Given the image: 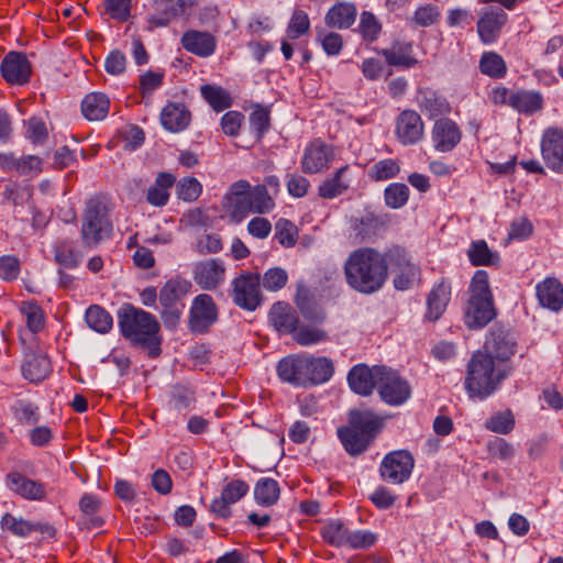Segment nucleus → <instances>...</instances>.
<instances>
[{"mask_svg": "<svg viewBox=\"0 0 563 563\" xmlns=\"http://www.w3.org/2000/svg\"><path fill=\"white\" fill-rule=\"evenodd\" d=\"M387 254L374 247H358L352 251L343 264L346 284L362 295H373L385 286L388 279Z\"/></svg>", "mask_w": 563, "mask_h": 563, "instance_id": "f257e3e1", "label": "nucleus"}, {"mask_svg": "<svg viewBox=\"0 0 563 563\" xmlns=\"http://www.w3.org/2000/svg\"><path fill=\"white\" fill-rule=\"evenodd\" d=\"M280 380L297 387L327 383L334 374V364L325 356L294 354L282 358L276 367Z\"/></svg>", "mask_w": 563, "mask_h": 563, "instance_id": "f03ea898", "label": "nucleus"}, {"mask_svg": "<svg viewBox=\"0 0 563 563\" xmlns=\"http://www.w3.org/2000/svg\"><path fill=\"white\" fill-rule=\"evenodd\" d=\"M118 323L132 345L147 350L151 357L161 354L159 323L152 313L126 305L119 310Z\"/></svg>", "mask_w": 563, "mask_h": 563, "instance_id": "7ed1b4c3", "label": "nucleus"}, {"mask_svg": "<svg viewBox=\"0 0 563 563\" xmlns=\"http://www.w3.org/2000/svg\"><path fill=\"white\" fill-rule=\"evenodd\" d=\"M511 372L510 364H499L489 355L477 351L467 364L465 389L470 398L486 399L499 388Z\"/></svg>", "mask_w": 563, "mask_h": 563, "instance_id": "20e7f679", "label": "nucleus"}, {"mask_svg": "<svg viewBox=\"0 0 563 563\" xmlns=\"http://www.w3.org/2000/svg\"><path fill=\"white\" fill-rule=\"evenodd\" d=\"M383 419L371 410L352 409L349 424L338 429V437L345 451L353 456L365 452L380 429Z\"/></svg>", "mask_w": 563, "mask_h": 563, "instance_id": "39448f33", "label": "nucleus"}, {"mask_svg": "<svg viewBox=\"0 0 563 563\" xmlns=\"http://www.w3.org/2000/svg\"><path fill=\"white\" fill-rule=\"evenodd\" d=\"M496 317L494 298L486 271H476L471 285L470 298L464 310V323L468 329L477 330L487 325Z\"/></svg>", "mask_w": 563, "mask_h": 563, "instance_id": "423d86ee", "label": "nucleus"}, {"mask_svg": "<svg viewBox=\"0 0 563 563\" xmlns=\"http://www.w3.org/2000/svg\"><path fill=\"white\" fill-rule=\"evenodd\" d=\"M112 223L107 203L101 197H91L82 214L80 236L82 244L89 249L96 247L104 239L110 238Z\"/></svg>", "mask_w": 563, "mask_h": 563, "instance_id": "0eeeda50", "label": "nucleus"}, {"mask_svg": "<svg viewBox=\"0 0 563 563\" xmlns=\"http://www.w3.org/2000/svg\"><path fill=\"white\" fill-rule=\"evenodd\" d=\"M377 390L380 399L389 406H401L411 396V386L397 371L376 365Z\"/></svg>", "mask_w": 563, "mask_h": 563, "instance_id": "6e6552de", "label": "nucleus"}, {"mask_svg": "<svg viewBox=\"0 0 563 563\" xmlns=\"http://www.w3.org/2000/svg\"><path fill=\"white\" fill-rule=\"evenodd\" d=\"M517 339L509 328L495 324L489 329L482 353L499 364H510L509 360L517 352Z\"/></svg>", "mask_w": 563, "mask_h": 563, "instance_id": "1a4fd4ad", "label": "nucleus"}, {"mask_svg": "<svg viewBox=\"0 0 563 563\" xmlns=\"http://www.w3.org/2000/svg\"><path fill=\"white\" fill-rule=\"evenodd\" d=\"M232 300L241 309L254 311L262 303L261 276L242 273L232 280Z\"/></svg>", "mask_w": 563, "mask_h": 563, "instance_id": "9d476101", "label": "nucleus"}, {"mask_svg": "<svg viewBox=\"0 0 563 563\" xmlns=\"http://www.w3.org/2000/svg\"><path fill=\"white\" fill-rule=\"evenodd\" d=\"M218 318L219 311L213 298L208 294H200L192 299L188 329L194 334L207 333L217 323Z\"/></svg>", "mask_w": 563, "mask_h": 563, "instance_id": "9b49d317", "label": "nucleus"}, {"mask_svg": "<svg viewBox=\"0 0 563 563\" xmlns=\"http://www.w3.org/2000/svg\"><path fill=\"white\" fill-rule=\"evenodd\" d=\"M198 0H151L152 13L147 16L148 30L166 27L181 16Z\"/></svg>", "mask_w": 563, "mask_h": 563, "instance_id": "f8f14e48", "label": "nucleus"}, {"mask_svg": "<svg viewBox=\"0 0 563 563\" xmlns=\"http://www.w3.org/2000/svg\"><path fill=\"white\" fill-rule=\"evenodd\" d=\"M413 466L415 460L409 451H393L384 456L379 474L385 482L401 484L410 477Z\"/></svg>", "mask_w": 563, "mask_h": 563, "instance_id": "ddd939ff", "label": "nucleus"}, {"mask_svg": "<svg viewBox=\"0 0 563 563\" xmlns=\"http://www.w3.org/2000/svg\"><path fill=\"white\" fill-rule=\"evenodd\" d=\"M0 74L10 85L24 86L32 75V65L22 52H9L0 64Z\"/></svg>", "mask_w": 563, "mask_h": 563, "instance_id": "4468645a", "label": "nucleus"}, {"mask_svg": "<svg viewBox=\"0 0 563 563\" xmlns=\"http://www.w3.org/2000/svg\"><path fill=\"white\" fill-rule=\"evenodd\" d=\"M541 155L549 169L563 174V129L544 130L541 137Z\"/></svg>", "mask_w": 563, "mask_h": 563, "instance_id": "2eb2a0df", "label": "nucleus"}, {"mask_svg": "<svg viewBox=\"0 0 563 563\" xmlns=\"http://www.w3.org/2000/svg\"><path fill=\"white\" fill-rule=\"evenodd\" d=\"M5 486L13 494L29 501H42L47 497L46 484L13 471L5 475Z\"/></svg>", "mask_w": 563, "mask_h": 563, "instance_id": "dca6fc26", "label": "nucleus"}, {"mask_svg": "<svg viewBox=\"0 0 563 563\" xmlns=\"http://www.w3.org/2000/svg\"><path fill=\"white\" fill-rule=\"evenodd\" d=\"M395 134L405 146L419 143L424 135V123L415 110H404L396 119Z\"/></svg>", "mask_w": 563, "mask_h": 563, "instance_id": "f3484780", "label": "nucleus"}, {"mask_svg": "<svg viewBox=\"0 0 563 563\" xmlns=\"http://www.w3.org/2000/svg\"><path fill=\"white\" fill-rule=\"evenodd\" d=\"M334 158L332 146L317 139L306 146L301 159V169L306 174H317L329 167Z\"/></svg>", "mask_w": 563, "mask_h": 563, "instance_id": "a211bd4d", "label": "nucleus"}, {"mask_svg": "<svg viewBox=\"0 0 563 563\" xmlns=\"http://www.w3.org/2000/svg\"><path fill=\"white\" fill-rule=\"evenodd\" d=\"M195 283L203 290H213L225 279V266L219 258H209L195 264Z\"/></svg>", "mask_w": 563, "mask_h": 563, "instance_id": "6ab92c4d", "label": "nucleus"}, {"mask_svg": "<svg viewBox=\"0 0 563 563\" xmlns=\"http://www.w3.org/2000/svg\"><path fill=\"white\" fill-rule=\"evenodd\" d=\"M20 369L25 380L38 385L51 375L52 363L46 354L29 349L23 354Z\"/></svg>", "mask_w": 563, "mask_h": 563, "instance_id": "aec40b11", "label": "nucleus"}, {"mask_svg": "<svg viewBox=\"0 0 563 563\" xmlns=\"http://www.w3.org/2000/svg\"><path fill=\"white\" fill-rule=\"evenodd\" d=\"M431 139L435 151L451 152L461 142L462 131L453 120L442 118L434 122Z\"/></svg>", "mask_w": 563, "mask_h": 563, "instance_id": "412c9836", "label": "nucleus"}, {"mask_svg": "<svg viewBox=\"0 0 563 563\" xmlns=\"http://www.w3.org/2000/svg\"><path fill=\"white\" fill-rule=\"evenodd\" d=\"M536 298L540 307L552 312L563 309V283L553 276H547L536 285Z\"/></svg>", "mask_w": 563, "mask_h": 563, "instance_id": "4be33fe9", "label": "nucleus"}, {"mask_svg": "<svg viewBox=\"0 0 563 563\" xmlns=\"http://www.w3.org/2000/svg\"><path fill=\"white\" fill-rule=\"evenodd\" d=\"M247 492L249 485L244 481L233 479L222 488L220 497L211 501L210 510L218 518H229L231 516L230 506L243 498Z\"/></svg>", "mask_w": 563, "mask_h": 563, "instance_id": "5701e85b", "label": "nucleus"}, {"mask_svg": "<svg viewBox=\"0 0 563 563\" xmlns=\"http://www.w3.org/2000/svg\"><path fill=\"white\" fill-rule=\"evenodd\" d=\"M180 44L185 51L199 57H209L217 48L216 37L211 33L197 30L186 31L180 38Z\"/></svg>", "mask_w": 563, "mask_h": 563, "instance_id": "b1692460", "label": "nucleus"}, {"mask_svg": "<svg viewBox=\"0 0 563 563\" xmlns=\"http://www.w3.org/2000/svg\"><path fill=\"white\" fill-rule=\"evenodd\" d=\"M347 383L355 394L361 396L372 395L378 384L376 366L368 367L365 364L353 366L347 374Z\"/></svg>", "mask_w": 563, "mask_h": 563, "instance_id": "393cba45", "label": "nucleus"}, {"mask_svg": "<svg viewBox=\"0 0 563 563\" xmlns=\"http://www.w3.org/2000/svg\"><path fill=\"white\" fill-rule=\"evenodd\" d=\"M352 181V168L349 165H344L320 184L318 194L323 199H334L345 194L351 187Z\"/></svg>", "mask_w": 563, "mask_h": 563, "instance_id": "a878e982", "label": "nucleus"}, {"mask_svg": "<svg viewBox=\"0 0 563 563\" xmlns=\"http://www.w3.org/2000/svg\"><path fill=\"white\" fill-rule=\"evenodd\" d=\"M389 66L411 68L418 64L417 58L413 56L412 42L394 41L387 48L379 52Z\"/></svg>", "mask_w": 563, "mask_h": 563, "instance_id": "bb28decb", "label": "nucleus"}, {"mask_svg": "<svg viewBox=\"0 0 563 563\" xmlns=\"http://www.w3.org/2000/svg\"><path fill=\"white\" fill-rule=\"evenodd\" d=\"M191 114L184 103L169 102L161 112V123L167 131L177 133L188 128Z\"/></svg>", "mask_w": 563, "mask_h": 563, "instance_id": "cd10ccee", "label": "nucleus"}, {"mask_svg": "<svg viewBox=\"0 0 563 563\" xmlns=\"http://www.w3.org/2000/svg\"><path fill=\"white\" fill-rule=\"evenodd\" d=\"M507 21V14L503 9H496L484 13L477 22V33L485 44L494 43L501 27Z\"/></svg>", "mask_w": 563, "mask_h": 563, "instance_id": "c85d7f7f", "label": "nucleus"}, {"mask_svg": "<svg viewBox=\"0 0 563 563\" xmlns=\"http://www.w3.org/2000/svg\"><path fill=\"white\" fill-rule=\"evenodd\" d=\"M269 321L283 334L294 333L299 323L297 312L286 302L278 301L269 310Z\"/></svg>", "mask_w": 563, "mask_h": 563, "instance_id": "c756f323", "label": "nucleus"}, {"mask_svg": "<svg viewBox=\"0 0 563 563\" xmlns=\"http://www.w3.org/2000/svg\"><path fill=\"white\" fill-rule=\"evenodd\" d=\"M450 298L451 285L442 279L428 295L426 318L429 321H437L445 311Z\"/></svg>", "mask_w": 563, "mask_h": 563, "instance_id": "7c9ffc66", "label": "nucleus"}, {"mask_svg": "<svg viewBox=\"0 0 563 563\" xmlns=\"http://www.w3.org/2000/svg\"><path fill=\"white\" fill-rule=\"evenodd\" d=\"M417 103L420 110L431 118L443 115L451 111L446 98L430 88L418 90Z\"/></svg>", "mask_w": 563, "mask_h": 563, "instance_id": "2f4dec72", "label": "nucleus"}, {"mask_svg": "<svg viewBox=\"0 0 563 563\" xmlns=\"http://www.w3.org/2000/svg\"><path fill=\"white\" fill-rule=\"evenodd\" d=\"M387 220L383 216L373 212H366L352 220L351 228L354 234L361 240H369L385 229Z\"/></svg>", "mask_w": 563, "mask_h": 563, "instance_id": "473e14b6", "label": "nucleus"}, {"mask_svg": "<svg viewBox=\"0 0 563 563\" xmlns=\"http://www.w3.org/2000/svg\"><path fill=\"white\" fill-rule=\"evenodd\" d=\"M176 178L167 172L158 173L155 181L146 191V201L155 207H164L169 200V190L175 185Z\"/></svg>", "mask_w": 563, "mask_h": 563, "instance_id": "72a5a7b5", "label": "nucleus"}, {"mask_svg": "<svg viewBox=\"0 0 563 563\" xmlns=\"http://www.w3.org/2000/svg\"><path fill=\"white\" fill-rule=\"evenodd\" d=\"M357 9L354 3L339 2L325 14V24L330 27L349 29L356 19Z\"/></svg>", "mask_w": 563, "mask_h": 563, "instance_id": "f704fd0d", "label": "nucleus"}, {"mask_svg": "<svg viewBox=\"0 0 563 563\" xmlns=\"http://www.w3.org/2000/svg\"><path fill=\"white\" fill-rule=\"evenodd\" d=\"M543 103V97L539 91L521 89L511 93L510 107L526 115L542 110Z\"/></svg>", "mask_w": 563, "mask_h": 563, "instance_id": "c9c22d12", "label": "nucleus"}, {"mask_svg": "<svg viewBox=\"0 0 563 563\" xmlns=\"http://www.w3.org/2000/svg\"><path fill=\"white\" fill-rule=\"evenodd\" d=\"M192 284L183 277H175L165 283L158 294L162 306L178 305V301L190 292Z\"/></svg>", "mask_w": 563, "mask_h": 563, "instance_id": "e433bc0d", "label": "nucleus"}, {"mask_svg": "<svg viewBox=\"0 0 563 563\" xmlns=\"http://www.w3.org/2000/svg\"><path fill=\"white\" fill-rule=\"evenodd\" d=\"M110 100L102 92H90L81 101V112L89 121L103 120L109 113Z\"/></svg>", "mask_w": 563, "mask_h": 563, "instance_id": "4c0bfd02", "label": "nucleus"}, {"mask_svg": "<svg viewBox=\"0 0 563 563\" xmlns=\"http://www.w3.org/2000/svg\"><path fill=\"white\" fill-rule=\"evenodd\" d=\"M467 256L474 266L498 265L500 260L499 254L493 252L484 240L472 242L467 251Z\"/></svg>", "mask_w": 563, "mask_h": 563, "instance_id": "58836bf2", "label": "nucleus"}, {"mask_svg": "<svg viewBox=\"0 0 563 563\" xmlns=\"http://www.w3.org/2000/svg\"><path fill=\"white\" fill-rule=\"evenodd\" d=\"M85 321L98 333H108L113 324L111 314L98 305H92L86 310Z\"/></svg>", "mask_w": 563, "mask_h": 563, "instance_id": "ea45409f", "label": "nucleus"}, {"mask_svg": "<svg viewBox=\"0 0 563 563\" xmlns=\"http://www.w3.org/2000/svg\"><path fill=\"white\" fill-rule=\"evenodd\" d=\"M478 68L482 74L496 79L504 78L507 74V65L504 58L495 52H484Z\"/></svg>", "mask_w": 563, "mask_h": 563, "instance_id": "a19ab883", "label": "nucleus"}, {"mask_svg": "<svg viewBox=\"0 0 563 563\" xmlns=\"http://www.w3.org/2000/svg\"><path fill=\"white\" fill-rule=\"evenodd\" d=\"M279 485L273 478H261L254 487V498L258 505L272 506L279 498Z\"/></svg>", "mask_w": 563, "mask_h": 563, "instance_id": "79ce46f5", "label": "nucleus"}, {"mask_svg": "<svg viewBox=\"0 0 563 563\" xmlns=\"http://www.w3.org/2000/svg\"><path fill=\"white\" fill-rule=\"evenodd\" d=\"M202 97L216 111H222L232 104L230 93L222 87L203 85L200 88Z\"/></svg>", "mask_w": 563, "mask_h": 563, "instance_id": "37998d69", "label": "nucleus"}, {"mask_svg": "<svg viewBox=\"0 0 563 563\" xmlns=\"http://www.w3.org/2000/svg\"><path fill=\"white\" fill-rule=\"evenodd\" d=\"M14 418L23 424H36L40 419V408L27 399H19L11 407Z\"/></svg>", "mask_w": 563, "mask_h": 563, "instance_id": "c03bdc74", "label": "nucleus"}, {"mask_svg": "<svg viewBox=\"0 0 563 563\" xmlns=\"http://www.w3.org/2000/svg\"><path fill=\"white\" fill-rule=\"evenodd\" d=\"M224 200V208L234 223H240L251 212L250 196H225Z\"/></svg>", "mask_w": 563, "mask_h": 563, "instance_id": "a18cd8bd", "label": "nucleus"}, {"mask_svg": "<svg viewBox=\"0 0 563 563\" xmlns=\"http://www.w3.org/2000/svg\"><path fill=\"white\" fill-rule=\"evenodd\" d=\"M349 529L343 522L332 520L323 526L321 536L323 540L332 547L342 548L346 545Z\"/></svg>", "mask_w": 563, "mask_h": 563, "instance_id": "49530a36", "label": "nucleus"}, {"mask_svg": "<svg viewBox=\"0 0 563 563\" xmlns=\"http://www.w3.org/2000/svg\"><path fill=\"white\" fill-rule=\"evenodd\" d=\"M400 166L396 159L385 158L374 163L368 169V176L375 181H384L396 177Z\"/></svg>", "mask_w": 563, "mask_h": 563, "instance_id": "de8ad7c7", "label": "nucleus"}, {"mask_svg": "<svg viewBox=\"0 0 563 563\" xmlns=\"http://www.w3.org/2000/svg\"><path fill=\"white\" fill-rule=\"evenodd\" d=\"M0 526L3 531H8L19 538H26L32 533V521L22 517H15L10 512L2 516Z\"/></svg>", "mask_w": 563, "mask_h": 563, "instance_id": "09e8293b", "label": "nucleus"}, {"mask_svg": "<svg viewBox=\"0 0 563 563\" xmlns=\"http://www.w3.org/2000/svg\"><path fill=\"white\" fill-rule=\"evenodd\" d=\"M251 212L267 213L275 207L273 198L269 196L265 185H257L252 188L250 194Z\"/></svg>", "mask_w": 563, "mask_h": 563, "instance_id": "8fccbe9b", "label": "nucleus"}, {"mask_svg": "<svg viewBox=\"0 0 563 563\" xmlns=\"http://www.w3.org/2000/svg\"><path fill=\"white\" fill-rule=\"evenodd\" d=\"M393 255H396L397 257H400L404 260V271L401 274L397 275L394 278V286L396 289L399 290H406L410 287L412 279L416 274V267L409 261L406 260V255L404 250L399 247H395L389 250L388 256L391 257Z\"/></svg>", "mask_w": 563, "mask_h": 563, "instance_id": "3c124183", "label": "nucleus"}, {"mask_svg": "<svg viewBox=\"0 0 563 563\" xmlns=\"http://www.w3.org/2000/svg\"><path fill=\"white\" fill-rule=\"evenodd\" d=\"M384 199L387 207L399 209L404 207L409 199V188L401 183L390 184L384 190Z\"/></svg>", "mask_w": 563, "mask_h": 563, "instance_id": "603ef678", "label": "nucleus"}, {"mask_svg": "<svg viewBox=\"0 0 563 563\" xmlns=\"http://www.w3.org/2000/svg\"><path fill=\"white\" fill-rule=\"evenodd\" d=\"M485 428L499 434H508L515 428V418L510 410L499 411L485 422Z\"/></svg>", "mask_w": 563, "mask_h": 563, "instance_id": "864d4df0", "label": "nucleus"}, {"mask_svg": "<svg viewBox=\"0 0 563 563\" xmlns=\"http://www.w3.org/2000/svg\"><path fill=\"white\" fill-rule=\"evenodd\" d=\"M21 312L25 317L26 325L31 332L37 333L44 328L45 316L43 309L36 302H23Z\"/></svg>", "mask_w": 563, "mask_h": 563, "instance_id": "5fc2aeb1", "label": "nucleus"}, {"mask_svg": "<svg viewBox=\"0 0 563 563\" xmlns=\"http://www.w3.org/2000/svg\"><path fill=\"white\" fill-rule=\"evenodd\" d=\"M358 32L364 41L374 42L382 32V23L372 12L363 11L361 13Z\"/></svg>", "mask_w": 563, "mask_h": 563, "instance_id": "6e6d98bb", "label": "nucleus"}, {"mask_svg": "<svg viewBox=\"0 0 563 563\" xmlns=\"http://www.w3.org/2000/svg\"><path fill=\"white\" fill-rule=\"evenodd\" d=\"M310 290L309 288L302 283L299 282L297 284V290L295 296V302L301 313L305 318L310 320H320L323 318L311 305L310 301Z\"/></svg>", "mask_w": 563, "mask_h": 563, "instance_id": "4d7b16f0", "label": "nucleus"}, {"mask_svg": "<svg viewBox=\"0 0 563 563\" xmlns=\"http://www.w3.org/2000/svg\"><path fill=\"white\" fill-rule=\"evenodd\" d=\"M298 231L292 222L279 219L275 224L274 238L284 247H292L297 243Z\"/></svg>", "mask_w": 563, "mask_h": 563, "instance_id": "13d9d810", "label": "nucleus"}, {"mask_svg": "<svg viewBox=\"0 0 563 563\" xmlns=\"http://www.w3.org/2000/svg\"><path fill=\"white\" fill-rule=\"evenodd\" d=\"M288 282V274L282 267L268 268L261 277V283L267 291H278L283 289Z\"/></svg>", "mask_w": 563, "mask_h": 563, "instance_id": "bf43d9fd", "label": "nucleus"}, {"mask_svg": "<svg viewBox=\"0 0 563 563\" xmlns=\"http://www.w3.org/2000/svg\"><path fill=\"white\" fill-rule=\"evenodd\" d=\"M177 197L184 201H195L202 192V186L195 177H184L176 186Z\"/></svg>", "mask_w": 563, "mask_h": 563, "instance_id": "052dcab7", "label": "nucleus"}, {"mask_svg": "<svg viewBox=\"0 0 563 563\" xmlns=\"http://www.w3.org/2000/svg\"><path fill=\"white\" fill-rule=\"evenodd\" d=\"M310 29L308 14L302 10H295L287 26V35L296 40L306 34Z\"/></svg>", "mask_w": 563, "mask_h": 563, "instance_id": "680f3d73", "label": "nucleus"}, {"mask_svg": "<svg viewBox=\"0 0 563 563\" xmlns=\"http://www.w3.org/2000/svg\"><path fill=\"white\" fill-rule=\"evenodd\" d=\"M251 129L256 133L258 139L268 131L271 126L269 110L267 108L256 106L250 114Z\"/></svg>", "mask_w": 563, "mask_h": 563, "instance_id": "e2e57ef3", "label": "nucleus"}, {"mask_svg": "<svg viewBox=\"0 0 563 563\" xmlns=\"http://www.w3.org/2000/svg\"><path fill=\"white\" fill-rule=\"evenodd\" d=\"M55 261L65 268L74 269L79 266L81 256L66 243L55 249Z\"/></svg>", "mask_w": 563, "mask_h": 563, "instance_id": "0e129e2a", "label": "nucleus"}, {"mask_svg": "<svg viewBox=\"0 0 563 563\" xmlns=\"http://www.w3.org/2000/svg\"><path fill=\"white\" fill-rule=\"evenodd\" d=\"M440 18V11L437 5L433 4H426L422 7H419L411 19V21L417 25L421 27H428L433 25Z\"/></svg>", "mask_w": 563, "mask_h": 563, "instance_id": "69168bd1", "label": "nucleus"}, {"mask_svg": "<svg viewBox=\"0 0 563 563\" xmlns=\"http://www.w3.org/2000/svg\"><path fill=\"white\" fill-rule=\"evenodd\" d=\"M377 541L376 536L367 530L349 531L346 545L350 549L360 550L373 547Z\"/></svg>", "mask_w": 563, "mask_h": 563, "instance_id": "338daca9", "label": "nucleus"}, {"mask_svg": "<svg viewBox=\"0 0 563 563\" xmlns=\"http://www.w3.org/2000/svg\"><path fill=\"white\" fill-rule=\"evenodd\" d=\"M21 272V264L14 255L0 256V279L12 282L18 278Z\"/></svg>", "mask_w": 563, "mask_h": 563, "instance_id": "774afa93", "label": "nucleus"}]
</instances>
